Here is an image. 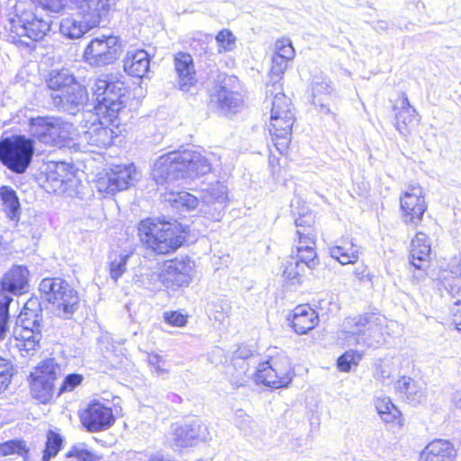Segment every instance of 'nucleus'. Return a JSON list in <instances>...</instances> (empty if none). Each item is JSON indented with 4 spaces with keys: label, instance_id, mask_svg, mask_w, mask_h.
Masks as SVG:
<instances>
[{
    "label": "nucleus",
    "instance_id": "bb28decb",
    "mask_svg": "<svg viewBox=\"0 0 461 461\" xmlns=\"http://www.w3.org/2000/svg\"><path fill=\"white\" fill-rule=\"evenodd\" d=\"M150 59L144 50H129L123 59L124 71L136 77H143L149 69Z\"/></svg>",
    "mask_w": 461,
    "mask_h": 461
},
{
    "label": "nucleus",
    "instance_id": "f03ea898",
    "mask_svg": "<svg viewBox=\"0 0 461 461\" xmlns=\"http://www.w3.org/2000/svg\"><path fill=\"white\" fill-rule=\"evenodd\" d=\"M138 231L140 240L158 254L176 250L185 240L184 230L176 221L148 218L140 222Z\"/></svg>",
    "mask_w": 461,
    "mask_h": 461
},
{
    "label": "nucleus",
    "instance_id": "58836bf2",
    "mask_svg": "<svg viewBox=\"0 0 461 461\" xmlns=\"http://www.w3.org/2000/svg\"><path fill=\"white\" fill-rule=\"evenodd\" d=\"M0 197L6 216L13 221L18 222L21 214V205L16 192L10 186L0 187Z\"/></svg>",
    "mask_w": 461,
    "mask_h": 461
},
{
    "label": "nucleus",
    "instance_id": "c756f323",
    "mask_svg": "<svg viewBox=\"0 0 461 461\" xmlns=\"http://www.w3.org/2000/svg\"><path fill=\"white\" fill-rule=\"evenodd\" d=\"M53 167L54 168L47 174V186L54 193H65L72 181L73 174L68 169V164L64 162L56 163Z\"/></svg>",
    "mask_w": 461,
    "mask_h": 461
},
{
    "label": "nucleus",
    "instance_id": "4c0bfd02",
    "mask_svg": "<svg viewBox=\"0 0 461 461\" xmlns=\"http://www.w3.org/2000/svg\"><path fill=\"white\" fill-rule=\"evenodd\" d=\"M251 365L245 360L231 358L230 365L227 367L230 383L236 387L244 386L252 377V374L249 373Z\"/></svg>",
    "mask_w": 461,
    "mask_h": 461
},
{
    "label": "nucleus",
    "instance_id": "6e6552de",
    "mask_svg": "<svg viewBox=\"0 0 461 461\" xmlns=\"http://www.w3.org/2000/svg\"><path fill=\"white\" fill-rule=\"evenodd\" d=\"M31 132L45 144L59 146L71 139L74 132L72 123L59 117H36L30 121Z\"/></svg>",
    "mask_w": 461,
    "mask_h": 461
},
{
    "label": "nucleus",
    "instance_id": "0eeeda50",
    "mask_svg": "<svg viewBox=\"0 0 461 461\" xmlns=\"http://www.w3.org/2000/svg\"><path fill=\"white\" fill-rule=\"evenodd\" d=\"M33 154L34 142L24 136L6 138L0 142V161L16 174L26 171Z\"/></svg>",
    "mask_w": 461,
    "mask_h": 461
},
{
    "label": "nucleus",
    "instance_id": "9d476101",
    "mask_svg": "<svg viewBox=\"0 0 461 461\" xmlns=\"http://www.w3.org/2000/svg\"><path fill=\"white\" fill-rule=\"evenodd\" d=\"M122 51L121 39L114 35L96 37L86 47L85 60L91 66L103 67L116 61Z\"/></svg>",
    "mask_w": 461,
    "mask_h": 461
},
{
    "label": "nucleus",
    "instance_id": "ea45409f",
    "mask_svg": "<svg viewBox=\"0 0 461 461\" xmlns=\"http://www.w3.org/2000/svg\"><path fill=\"white\" fill-rule=\"evenodd\" d=\"M332 91L330 81L323 76L314 77L312 80V103L321 107V111L330 113V109L323 104Z\"/></svg>",
    "mask_w": 461,
    "mask_h": 461
},
{
    "label": "nucleus",
    "instance_id": "2f4dec72",
    "mask_svg": "<svg viewBox=\"0 0 461 461\" xmlns=\"http://www.w3.org/2000/svg\"><path fill=\"white\" fill-rule=\"evenodd\" d=\"M214 97L218 104V108L225 115L239 112L243 104V99L240 93L231 91L224 86H219Z\"/></svg>",
    "mask_w": 461,
    "mask_h": 461
},
{
    "label": "nucleus",
    "instance_id": "338daca9",
    "mask_svg": "<svg viewBox=\"0 0 461 461\" xmlns=\"http://www.w3.org/2000/svg\"><path fill=\"white\" fill-rule=\"evenodd\" d=\"M41 3L43 9L53 13H59L63 8V4L60 0H41Z\"/></svg>",
    "mask_w": 461,
    "mask_h": 461
},
{
    "label": "nucleus",
    "instance_id": "e2e57ef3",
    "mask_svg": "<svg viewBox=\"0 0 461 461\" xmlns=\"http://www.w3.org/2000/svg\"><path fill=\"white\" fill-rule=\"evenodd\" d=\"M164 320L172 326L184 327L187 322V316L178 312H166Z\"/></svg>",
    "mask_w": 461,
    "mask_h": 461
},
{
    "label": "nucleus",
    "instance_id": "7c9ffc66",
    "mask_svg": "<svg viewBox=\"0 0 461 461\" xmlns=\"http://www.w3.org/2000/svg\"><path fill=\"white\" fill-rule=\"evenodd\" d=\"M305 261L306 260L302 258L294 255V252H292L287 258L284 263L283 276L288 285H294L303 283L305 271L309 269Z\"/></svg>",
    "mask_w": 461,
    "mask_h": 461
},
{
    "label": "nucleus",
    "instance_id": "6ab92c4d",
    "mask_svg": "<svg viewBox=\"0 0 461 461\" xmlns=\"http://www.w3.org/2000/svg\"><path fill=\"white\" fill-rule=\"evenodd\" d=\"M90 126L84 132V140L89 146L95 148H107L113 142L114 138V131L108 126V123L113 122H108L103 118L102 115H98L96 113H88Z\"/></svg>",
    "mask_w": 461,
    "mask_h": 461
},
{
    "label": "nucleus",
    "instance_id": "20e7f679",
    "mask_svg": "<svg viewBox=\"0 0 461 461\" xmlns=\"http://www.w3.org/2000/svg\"><path fill=\"white\" fill-rule=\"evenodd\" d=\"M92 91L97 102L95 113L108 122H114L125 107L123 82L111 75H103L95 80Z\"/></svg>",
    "mask_w": 461,
    "mask_h": 461
},
{
    "label": "nucleus",
    "instance_id": "a878e982",
    "mask_svg": "<svg viewBox=\"0 0 461 461\" xmlns=\"http://www.w3.org/2000/svg\"><path fill=\"white\" fill-rule=\"evenodd\" d=\"M299 238L294 255L306 260L309 269L313 270L319 265V258L315 250V239L311 227L297 230Z\"/></svg>",
    "mask_w": 461,
    "mask_h": 461
},
{
    "label": "nucleus",
    "instance_id": "864d4df0",
    "mask_svg": "<svg viewBox=\"0 0 461 461\" xmlns=\"http://www.w3.org/2000/svg\"><path fill=\"white\" fill-rule=\"evenodd\" d=\"M361 358V354L350 349L338 358L337 365L340 371L348 372L351 369V366H357Z\"/></svg>",
    "mask_w": 461,
    "mask_h": 461
},
{
    "label": "nucleus",
    "instance_id": "1a4fd4ad",
    "mask_svg": "<svg viewBox=\"0 0 461 461\" xmlns=\"http://www.w3.org/2000/svg\"><path fill=\"white\" fill-rule=\"evenodd\" d=\"M256 384L272 388L286 387L292 381L290 360L285 356H277L259 363L253 374Z\"/></svg>",
    "mask_w": 461,
    "mask_h": 461
},
{
    "label": "nucleus",
    "instance_id": "680f3d73",
    "mask_svg": "<svg viewBox=\"0 0 461 461\" xmlns=\"http://www.w3.org/2000/svg\"><path fill=\"white\" fill-rule=\"evenodd\" d=\"M14 375V366L6 358L0 357V380L10 384Z\"/></svg>",
    "mask_w": 461,
    "mask_h": 461
},
{
    "label": "nucleus",
    "instance_id": "f3484780",
    "mask_svg": "<svg viewBox=\"0 0 461 461\" xmlns=\"http://www.w3.org/2000/svg\"><path fill=\"white\" fill-rule=\"evenodd\" d=\"M228 199V188L217 182L203 191L200 212L212 221H220Z\"/></svg>",
    "mask_w": 461,
    "mask_h": 461
},
{
    "label": "nucleus",
    "instance_id": "a19ab883",
    "mask_svg": "<svg viewBox=\"0 0 461 461\" xmlns=\"http://www.w3.org/2000/svg\"><path fill=\"white\" fill-rule=\"evenodd\" d=\"M61 375V366L54 358H49L41 362L31 374L32 377H38L43 380H49L53 384Z\"/></svg>",
    "mask_w": 461,
    "mask_h": 461
},
{
    "label": "nucleus",
    "instance_id": "7ed1b4c3",
    "mask_svg": "<svg viewBox=\"0 0 461 461\" xmlns=\"http://www.w3.org/2000/svg\"><path fill=\"white\" fill-rule=\"evenodd\" d=\"M10 32L14 41L29 45L23 38L33 41L41 40L50 30V20L40 17L32 4L16 2L14 14L9 18Z\"/></svg>",
    "mask_w": 461,
    "mask_h": 461
},
{
    "label": "nucleus",
    "instance_id": "412c9836",
    "mask_svg": "<svg viewBox=\"0 0 461 461\" xmlns=\"http://www.w3.org/2000/svg\"><path fill=\"white\" fill-rule=\"evenodd\" d=\"M182 178H193L211 171L208 159L195 150H176Z\"/></svg>",
    "mask_w": 461,
    "mask_h": 461
},
{
    "label": "nucleus",
    "instance_id": "5701e85b",
    "mask_svg": "<svg viewBox=\"0 0 461 461\" xmlns=\"http://www.w3.org/2000/svg\"><path fill=\"white\" fill-rule=\"evenodd\" d=\"M30 272L26 267L14 266L0 281V293L9 295L23 294L28 286Z\"/></svg>",
    "mask_w": 461,
    "mask_h": 461
},
{
    "label": "nucleus",
    "instance_id": "72a5a7b5",
    "mask_svg": "<svg viewBox=\"0 0 461 461\" xmlns=\"http://www.w3.org/2000/svg\"><path fill=\"white\" fill-rule=\"evenodd\" d=\"M77 83L73 74L68 69L52 70L46 78L48 88L51 91L50 98L57 94L60 95Z\"/></svg>",
    "mask_w": 461,
    "mask_h": 461
},
{
    "label": "nucleus",
    "instance_id": "79ce46f5",
    "mask_svg": "<svg viewBox=\"0 0 461 461\" xmlns=\"http://www.w3.org/2000/svg\"><path fill=\"white\" fill-rule=\"evenodd\" d=\"M374 404L381 419L386 423L393 422L401 416V411L388 397H377Z\"/></svg>",
    "mask_w": 461,
    "mask_h": 461
},
{
    "label": "nucleus",
    "instance_id": "bf43d9fd",
    "mask_svg": "<svg viewBox=\"0 0 461 461\" xmlns=\"http://www.w3.org/2000/svg\"><path fill=\"white\" fill-rule=\"evenodd\" d=\"M147 361L151 371L157 375H163L168 372L167 369L165 368V360L161 356L158 354H149Z\"/></svg>",
    "mask_w": 461,
    "mask_h": 461
},
{
    "label": "nucleus",
    "instance_id": "052dcab7",
    "mask_svg": "<svg viewBox=\"0 0 461 461\" xmlns=\"http://www.w3.org/2000/svg\"><path fill=\"white\" fill-rule=\"evenodd\" d=\"M233 359L245 360V362H249V364L255 365L257 363L256 357L253 354V350L246 346H240L233 353Z\"/></svg>",
    "mask_w": 461,
    "mask_h": 461
},
{
    "label": "nucleus",
    "instance_id": "37998d69",
    "mask_svg": "<svg viewBox=\"0 0 461 461\" xmlns=\"http://www.w3.org/2000/svg\"><path fill=\"white\" fill-rule=\"evenodd\" d=\"M31 391L34 398L46 402L53 395L54 384L49 380H43V378L32 377Z\"/></svg>",
    "mask_w": 461,
    "mask_h": 461
},
{
    "label": "nucleus",
    "instance_id": "49530a36",
    "mask_svg": "<svg viewBox=\"0 0 461 461\" xmlns=\"http://www.w3.org/2000/svg\"><path fill=\"white\" fill-rule=\"evenodd\" d=\"M29 452L26 442L23 439H12L0 443V456L19 455L25 456Z\"/></svg>",
    "mask_w": 461,
    "mask_h": 461
},
{
    "label": "nucleus",
    "instance_id": "c85d7f7f",
    "mask_svg": "<svg viewBox=\"0 0 461 461\" xmlns=\"http://www.w3.org/2000/svg\"><path fill=\"white\" fill-rule=\"evenodd\" d=\"M14 337L21 341L18 345L20 349L24 350L28 355H32V352L39 347L42 338L40 321L35 320L34 322H32V328H15Z\"/></svg>",
    "mask_w": 461,
    "mask_h": 461
},
{
    "label": "nucleus",
    "instance_id": "09e8293b",
    "mask_svg": "<svg viewBox=\"0 0 461 461\" xmlns=\"http://www.w3.org/2000/svg\"><path fill=\"white\" fill-rule=\"evenodd\" d=\"M288 62L286 59L280 58L278 56L273 55L272 57V66L270 69V77L271 81L273 83V86L276 89L281 88L279 86V81L285 74V70L288 67Z\"/></svg>",
    "mask_w": 461,
    "mask_h": 461
},
{
    "label": "nucleus",
    "instance_id": "3c124183",
    "mask_svg": "<svg viewBox=\"0 0 461 461\" xmlns=\"http://www.w3.org/2000/svg\"><path fill=\"white\" fill-rule=\"evenodd\" d=\"M417 116V111L414 107H407L406 109H401L396 115V128L397 130L404 133L407 131L409 125H411Z\"/></svg>",
    "mask_w": 461,
    "mask_h": 461
},
{
    "label": "nucleus",
    "instance_id": "8fccbe9b",
    "mask_svg": "<svg viewBox=\"0 0 461 461\" xmlns=\"http://www.w3.org/2000/svg\"><path fill=\"white\" fill-rule=\"evenodd\" d=\"M187 428L189 438L193 442L194 440L206 441L210 438V432L205 424L200 420H194L190 423L185 424Z\"/></svg>",
    "mask_w": 461,
    "mask_h": 461
},
{
    "label": "nucleus",
    "instance_id": "4468645a",
    "mask_svg": "<svg viewBox=\"0 0 461 461\" xmlns=\"http://www.w3.org/2000/svg\"><path fill=\"white\" fill-rule=\"evenodd\" d=\"M434 287L441 296L449 295L455 299L461 297V263L453 258L445 266L441 267L432 277Z\"/></svg>",
    "mask_w": 461,
    "mask_h": 461
},
{
    "label": "nucleus",
    "instance_id": "473e14b6",
    "mask_svg": "<svg viewBox=\"0 0 461 461\" xmlns=\"http://www.w3.org/2000/svg\"><path fill=\"white\" fill-rule=\"evenodd\" d=\"M330 255L341 265L355 264L359 258V248L351 239L345 238L340 244L329 249Z\"/></svg>",
    "mask_w": 461,
    "mask_h": 461
},
{
    "label": "nucleus",
    "instance_id": "4be33fe9",
    "mask_svg": "<svg viewBox=\"0 0 461 461\" xmlns=\"http://www.w3.org/2000/svg\"><path fill=\"white\" fill-rule=\"evenodd\" d=\"M177 84L183 92H192L196 87L197 78L194 60L190 54L178 52L174 59Z\"/></svg>",
    "mask_w": 461,
    "mask_h": 461
},
{
    "label": "nucleus",
    "instance_id": "774afa93",
    "mask_svg": "<svg viewBox=\"0 0 461 461\" xmlns=\"http://www.w3.org/2000/svg\"><path fill=\"white\" fill-rule=\"evenodd\" d=\"M354 276L360 282H366V281L371 280L369 271H368L367 267L365 266L356 267V269L354 270Z\"/></svg>",
    "mask_w": 461,
    "mask_h": 461
},
{
    "label": "nucleus",
    "instance_id": "e433bc0d",
    "mask_svg": "<svg viewBox=\"0 0 461 461\" xmlns=\"http://www.w3.org/2000/svg\"><path fill=\"white\" fill-rule=\"evenodd\" d=\"M163 198L173 208L180 211H190L195 209L199 204V201L194 195L187 192L174 191L172 188L166 190Z\"/></svg>",
    "mask_w": 461,
    "mask_h": 461
},
{
    "label": "nucleus",
    "instance_id": "4d7b16f0",
    "mask_svg": "<svg viewBox=\"0 0 461 461\" xmlns=\"http://www.w3.org/2000/svg\"><path fill=\"white\" fill-rule=\"evenodd\" d=\"M188 436L187 428H185V425H176L172 431V441L175 446L185 447L192 445V441Z\"/></svg>",
    "mask_w": 461,
    "mask_h": 461
},
{
    "label": "nucleus",
    "instance_id": "423d86ee",
    "mask_svg": "<svg viewBox=\"0 0 461 461\" xmlns=\"http://www.w3.org/2000/svg\"><path fill=\"white\" fill-rule=\"evenodd\" d=\"M40 292L47 302L53 304L57 314L69 319L78 308L77 292L62 278H44L40 284Z\"/></svg>",
    "mask_w": 461,
    "mask_h": 461
},
{
    "label": "nucleus",
    "instance_id": "cd10ccee",
    "mask_svg": "<svg viewBox=\"0 0 461 461\" xmlns=\"http://www.w3.org/2000/svg\"><path fill=\"white\" fill-rule=\"evenodd\" d=\"M291 322L294 330L297 334L303 335L317 326L319 316L308 304H301L294 309Z\"/></svg>",
    "mask_w": 461,
    "mask_h": 461
},
{
    "label": "nucleus",
    "instance_id": "de8ad7c7",
    "mask_svg": "<svg viewBox=\"0 0 461 461\" xmlns=\"http://www.w3.org/2000/svg\"><path fill=\"white\" fill-rule=\"evenodd\" d=\"M62 443L63 438L59 433L53 430H49L47 433L46 448L44 450L42 459L44 461H49L51 457L55 456L59 453Z\"/></svg>",
    "mask_w": 461,
    "mask_h": 461
},
{
    "label": "nucleus",
    "instance_id": "b1692460",
    "mask_svg": "<svg viewBox=\"0 0 461 461\" xmlns=\"http://www.w3.org/2000/svg\"><path fill=\"white\" fill-rule=\"evenodd\" d=\"M430 251L431 244L428 236L423 232H418L411 241L410 255L411 266L420 271L417 276L418 279H421L424 276L423 272L428 266Z\"/></svg>",
    "mask_w": 461,
    "mask_h": 461
},
{
    "label": "nucleus",
    "instance_id": "5fc2aeb1",
    "mask_svg": "<svg viewBox=\"0 0 461 461\" xmlns=\"http://www.w3.org/2000/svg\"><path fill=\"white\" fill-rule=\"evenodd\" d=\"M130 257V254L119 255L111 261L109 266L110 276L115 282L125 273Z\"/></svg>",
    "mask_w": 461,
    "mask_h": 461
},
{
    "label": "nucleus",
    "instance_id": "aec40b11",
    "mask_svg": "<svg viewBox=\"0 0 461 461\" xmlns=\"http://www.w3.org/2000/svg\"><path fill=\"white\" fill-rule=\"evenodd\" d=\"M88 101V93L86 86L76 83L60 95L52 96V104L61 112L77 114Z\"/></svg>",
    "mask_w": 461,
    "mask_h": 461
},
{
    "label": "nucleus",
    "instance_id": "ddd939ff",
    "mask_svg": "<svg viewBox=\"0 0 461 461\" xmlns=\"http://www.w3.org/2000/svg\"><path fill=\"white\" fill-rule=\"evenodd\" d=\"M138 173L133 164L128 166L117 165L110 171L101 175L96 181V188L100 193L113 194L126 190L137 180Z\"/></svg>",
    "mask_w": 461,
    "mask_h": 461
},
{
    "label": "nucleus",
    "instance_id": "393cba45",
    "mask_svg": "<svg viewBox=\"0 0 461 461\" xmlns=\"http://www.w3.org/2000/svg\"><path fill=\"white\" fill-rule=\"evenodd\" d=\"M456 450L448 440L434 439L420 453L419 461H455Z\"/></svg>",
    "mask_w": 461,
    "mask_h": 461
},
{
    "label": "nucleus",
    "instance_id": "2eb2a0df",
    "mask_svg": "<svg viewBox=\"0 0 461 461\" xmlns=\"http://www.w3.org/2000/svg\"><path fill=\"white\" fill-rule=\"evenodd\" d=\"M402 220L406 224L418 225L427 210L423 190L419 185H411L401 197Z\"/></svg>",
    "mask_w": 461,
    "mask_h": 461
},
{
    "label": "nucleus",
    "instance_id": "f8f14e48",
    "mask_svg": "<svg viewBox=\"0 0 461 461\" xmlns=\"http://www.w3.org/2000/svg\"><path fill=\"white\" fill-rule=\"evenodd\" d=\"M77 19L73 16L65 17L59 24V31L62 35L68 39H79L91 29L98 26L103 19L109 15V12H101L99 9H77Z\"/></svg>",
    "mask_w": 461,
    "mask_h": 461
},
{
    "label": "nucleus",
    "instance_id": "a211bd4d",
    "mask_svg": "<svg viewBox=\"0 0 461 461\" xmlns=\"http://www.w3.org/2000/svg\"><path fill=\"white\" fill-rule=\"evenodd\" d=\"M80 420L90 432L107 429L115 420L112 409L98 401H93L87 405L81 413Z\"/></svg>",
    "mask_w": 461,
    "mask_h": 461
},
{
    "label": "nucleus",
    "instance_id": "69168bd1",
    "mask_svg": "<svg viewBox=\"0 0 461 461\" xmlns=\"http://www.w3.org/2000/svg\"><path fill=\"white\" fill-rule=\"evenodd\" d=\"M451 312L454 316V323L458 330H461V296H456Z\"/></svg>",
    "mask_w": 461,
    "mask_h": 461
},
{
    "label": "nucleus",
    "instance_id": "c03bdc74",
    "mask_svg": "<svg viewBox=\"0 0 461 461\" xmlns=\"http://www.w3.org/2000/svg\"><path fill=\"white\" fill-rule=\"evenodd\" d=\"M13 296L0 293V340H4L9 331V307Z\"/></svg>",
    "mask_w": 461,
    "mask_h": 461
},
{
    "label": "nucleus",
    "instance_id": "f704fd0d",
    "mask_svg": "<svg viewBox=\"0 0 461 461\" xmlns=\"http://www.w3.org/2000/svg\"><path fill=\"white\" fill-rule=\"evenodd\" d=\"M395 389L411 403H420L426 396L424 386L408 376L401 377L395 384Z\"/></svg>",
    "mask_w": 461,
    "mask_h": 461
},
{
    "label": "nucleus",
    "instance_id": "dca6fc26",
    "mask_svg": "<svg viewBox=\"0 0 461 461\" xmlns=\"http://www.w3.org/2000/svg\"><path fill=\"white\" fill-rule=\"evenodd\" d=\"M151 176L158 185L165 186L166 190L171 188L176 181L183 179L177 152L160 156L152 167Z\"/></svg>",
    "mask_w": 461,
    "mask_h": 461
},
{
    "label": "nucleus",
    "instance_id": "0e129e2a",
    "mask_svg": "<svg viewBox=\"0 0 461 461\" xmlns=\"http://www.w3.org/2000/svg\"><path fill=\"white\" fill-rule=\"evenodd\" d=\"M83 376L78 374H71L66 376L59 392H69L72 391L76 386L81 384Z\"/></svg>",
    "mask_w": 461,
    "mask_h": 461
},
{
    "label": "nucleus",
    "instance_id": "9b49d317",
    "mask_svg": "<svg viewBox=\"0 0 461 461\" xmlns=\"http://www.w3.org/2000/svg\"><path fill=\"white\" fill-rule=\"evenodd\" d=\"M195 262L189 257H177L165 263L158 277L160 282L173 290L188 286L195 276Z\"/></svg>",
    "mask_w": 461,
    "mask_h": 461
},
{
    "label": "nucleus",
    "instance_id": "13d9d810",
    "mask_svg": "<svg viewBox=\"0 0 461 461\" xmlns=\"http://www.w3.org/2000/svg\"><path fill=\"white\" fill-rule=\"evenodd\" d=\"M66 456L75 457L77 461H95V456L81 444L72 447Z\"/></svg>",
    "mask_w": 461,
    "mask_h": 461
},
{
    "label": "nucleus",
    "instance_id": "6e6d98bb",
    "mask_svg": "<svg viewBox=\"0 0 461 461\" xmlns=\"http://www.w3.org/2000/svg\"><path fill=\"white\" fill-rule=\"evenodd\" d=\"M294 49L289 39H281L276 42V56L283 58L287 61H291L294 58Z\"/></svg>",
    "mask_w": 461,
    "mask_h": 461
},
{
    "label": "nucleus",
    "instance_id": "39448f33",
    "mask_svg": "<svg viewBox=\"0 0 461 461\" xmlns=\"http://www.w3.org/2000/svg\"><path fill=\"white\" fill-rule=\"evenodd\" d=\"M269 131L276 149L283 154L291 141V131L294 122L291 101L283 93L275 95L271 102Z\"/></svg>",
    "mask_w": 461,
    "mask_h": 461
},
{
    "label": "nucleus",
    "instance_id": "f257e3e1",
    "mask_svg": "<svg viewBox=\"0 0 461 461\" xmlns=\"http://www.w3.org/2000/svg\"><path fill=\"white\" fill-rule=\"evenodd\" d=\"M388 337L390 332L385 317L367 312L345 318L337 338L347 347L378 348L387 342Z\"/></svg>",
    "mask_w": 461,
    "mask_h": 461
},
{
    "label": "nucleus",
    "instance_id": "c9c22d12",
    "mask_svg": "<svg viewBox=\"0 0 461 461\" xmlns=\"http://www.w3.org/2000/svg\"><path fill=\"white\" fill-rule=\"evenodd\" d=\"M373 366L374 378L383 384H390L393 381V375L398 369L396 358L393 356L386 355L384 357L375 359Z\"/></svg>",
    "mask_w": 461,
    "mask_h": 461
},
{
    "label": "nucleus",
    "instance_id": "603ef678",
    "mask_svg": "<svg viewBox=\"0 0 461 461\" xmlns=\"http://www.w3.org/2000/svg\"><path fill=\"white\" fill-rule=\"evenodd\" d=\"M216 41L219 47V52L231 51L236 47V37L227 29H223L216 35Z\"/></svg>",
    "mask_w": 461,
    "mask_h": 461
},
{
    "label": "nucleus",
    "instance_id": "a18cd8bd",
    "mask_svg": "<svg viewBox=\"0 0 461 461\" xmlns=\"http://www.w3.org/2000/svg\"><path fill=\"white\" fill-rule=\"evenodd\" d=\"M76 9H99L101 12H111L115 5V0H68Z\"/></svg>",
    "mask_w": 461,
    "mask_h": 461
}]
</instances>
